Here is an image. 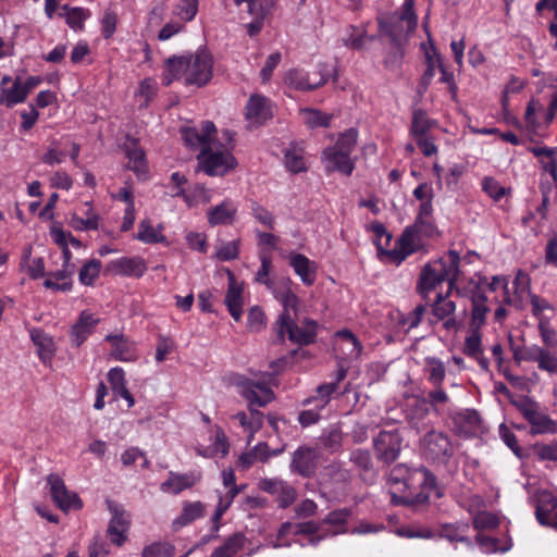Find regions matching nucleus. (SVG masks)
<instances>
[{
  "instance_id": "9d476101",
  "label": "nucleus",
  "mask_w": 557,
  "mask_h": 557,
  "mask_svg": "<svg viewBox=\"0 0 557 557\" xmlns=\"http://www.w3.org/2000/svg\"><path fill=\"white\" fill-rule=\"evenodd\" d=\"M332 69L327 64L321 63L315 70L305 72L293 69L285 74V84L298 90H312L324 85L331 75Z\"/></svg>"
},
{
  "instance_id": "5701e85b",
  "label": "nucleus",
  "mask_w": 557,
  "mask_h": 557,
  "mask_svg": "<svg viewBox=\"0 0 557 557\" xmlns=\"http://www.w3.org/2000/svg\"><path fill=\"white\" fill-rule=\"evenodd\" d=\"M108 269L115 275L138 278L146 273L148 265L144 258L134 256L114 259L108 264Z\"/></svg>"
},
{
  "instance_id": "7ed1b4c3",
  "label": "nucleus",
  "mask_w": 557,
  "mask_h": 557,
  "mask_svg": "<svg viewBox=\"0 0 557 557\" xmlns=\"http://www.w3.org/2000/svg\"><path fill=\"white\" fill-rule=\"evenodd\" d=\"M350 512L347 509H338L329 513L324 522L320 525L315 524L312 521L302 522V523H292L285 522L282 524L276 541L272 544L274 548L282 546H289V542H285L284 539L288 535L301 536L307 535L308 541L304 542L298 539L295 540V543H298L300 546H305L307 544L317 545L322 539L326 536V534L317 535L320 531L324 530V525H330V535H336L338 533H344L346 530L343 525L347 522Z\"/></svg>"
},
{
  "instance_id": "680f3d73",
  "label": "nucleus",
  "mask_w": 557,
  "mask_h": 557,
  "mask_svg": "<svg viewBox=\"0 0 557 557\" xmlns=\"http://www.w3.org/2000/svg\"><path fill=\"white\" fill-rule=\"evenodd\" d=\"M174 553V547L169 543H153L143 549V557H171Z\"/></svg>"
},
{
  "instance_id": "a211bd4d",
  "label": "nucleus",
  "mask_w": 557,
  "mask_h": 557,
  "mask_svg": "<svg viewBox=\"0 0 557 557\" xmlns=\"http://www.w3.org/2000/svg\"><path fill=\"white\" fill-rule=\"evenodd\" d=\"M209 445L198 443L197 455L203 458H224L230 453V442L221 426L214 425L209 431Z\"/></svg>"
},
{
  "instance_id": "a19ab883",
  "label": "nucleus",
  "mask_w": 557,
  "mask_h": 557,
  "mask_svg": "<svg viewBox=\"0 0 557 557\" xmlns=\"http://www.w3.org/2000/svg\"><path fill=\"white\" fill-rule=\"evenodd\" d=\"M546 109H544L543 104L539 99L532 98L527 106L524 120L529 127L531 128H537L542 126H548L552 123H546L544 121V112Z\"/></svg>"
},
{
  "instance_id": "58836bf2",
  "label": "nucleus",
  "mask_w": 557,
  "mask_h": 557,
  "mask_svg": "<svg viewBox=\"0 0 557 557\" xmlns=\"http://www.w3.org/2000/svg\"><path fill=\"white\" fill-rule=\"evenodd\" d=\"M486 301V296L480 290L479 287H475L471 292L472 312L469 324L481 327L485 323L486 313L490 310Z\"/></svg>"
},
{
  "instance_id": "dca6fc26",
  "label": "nucleus",
  "mask_w": 557,
  "mask_h": 557,
  "mask_svg": "<svg viewBox=\"0 0 557 557\" xmlns=\"http://www.w3.org/2000/svg\"><path fill=\"white\" fill-rule=\"evenodd\" d=\"M47 482L50 487L51 497L61 510H77L83 507V502L78 495L69 491L58 474H50L47 478Z\"/></svg>"
},
{
  "instance_id": "6ab92c4d",
  "label": "nucleus",
  "mask_w": 557,
  "mask_h": 557,
  "mask_svg": "<svg viewBox=\"0 0 557 557\" xmlns=\"http://www.w3.org/2000/svg\"><path fill=\"white\" fill-rule=\"evenodd\" d=\"M455 311L456 304L448 298V294L446 296L438 294L432 306L433 322L441 321L444 330L456 333L460 323L455 318Z\"/></svg>"
},
{
  "instance_id": "423d86ee",
  "label": "nucleus",
  "mask_w": 557,
  "mask_h": 557,
  "mask_svg": "<svg viewBox=\"0 0 557 557\" xmlns=\"http://www.w3.org/2000/svg\"><path fill=\"white\" fill-rule=\"evenodd\" d=\"M459 253L449 250L442 258L430 261L422 269L419 280V290L426 297L430 292L444 281L448 282L450 293L455 288L456 280L459 274Z\"/></svg>"
},
{
  "instance_id": "5fc2aeb1",
  "label": "nucleus",
  "mask_w": 557,
  "mask_h": 557,
  "mask_svg": "<svg viewBox=\"0 0 557 557\" xmlns=\"http://www.w3.org/2000/svg\"><path fill=\"white\" fill-rule=\"evenodd\" d=\"M64 159L65 151L62 149L61 143L58 139H51L41 161L49 166H54L62 163Z\"/></svg>"
},
{
  "instance_id": "ea45409f",
  "label": "nucleus",
  "mask_w": 557,
  "mask_h": 557,
  "mask_svg": "<svg viewBox=\"0 0 557 557\" xmlns=\"http://www.w3.org/2000/svg\"><path fill=\"white\" fill-rule=\"evenodd\" d=\"M461 351L469 358L480 357L483 352L481 327L469 324Z\"/></svg>"
},
{
  "instance_id": "f8f14e48",
  "label": "nucleus",
  "mask_w": 557,
  "mask_h": 557,
  "mask_svg": "<svg viewBox=\"0 0 557 557\" xmlns=\"http://www.w3.org/2000/svg\"><path fill=\"white\" fill-rule=\"evenodd\" d=\"M107 506L111 515L107 530L108 536L112 544L122 546L127 540L131 527V515L122 505L113 500H107Z\"/></svg>"
},
{
  "instance_id": "1a4fd4ad",
  "label": "nucleus",
  "mask_w": 557,
  "mask_h": 557,
  "mask_svg": "<svg viewBox=\"0 0 557 557\" xmlns=\"http://www.w3.org/2000/svg\"><path fill=\"white\" fill-rule=\"evenodd\" d=\"M515 406L531 425L532 434L555 433L557 431L555 421L542 411L536 401L523 397L515 401Z\"/></svg>"
},
{
  "instance_id": "c9c22d12",
  "label": "nucleus",
  "mask_w": 557,
  "mask_h": 557,
  "mask_svg": "<svg viewBox=\"0 0 557 557\" xmlns=\"http://www.w3.org/2000/svg\"><path fill=\"white\" fill-rule=\"evenodd\" d=\"M205 505L199 500L184 502L180 516H177L172 522L173 530L177 531L201 518L205 513Z\"/></svg>"
},
{
  "instance_id": "c03bdc74",
  "label": "nucleus",
  "mask_w": 557,
  "mask_h": 557,
  "mask_svg": "<svg viewBox=\"0 0 557 557\" xmlns=\"http://www.w3.org/2000/svg\"><path fill=\"white\" fill-rule=\"evenodd\" d=\"M21 268L34 280L45 275L44 259L41 257H32L30 249H26L23 252Z\"/></svg>"
},
{
  "instance_id": "0e129e2a",
  "label": "nucleus",
  "mask_w": 557,
  "mask_h": 557,
  "mask_svg": "<svg viewBox=\"0 0 557 557\" xmlns=\"http://www.w3.org/2000/svg\"><path fill=\"white\" fill-rule=\"evenodd\" d=\"M186 243L188 247L191 250L199 251V252H207L208 250V243H207V236L203 233L200 232H193L189 231L185 235Z\"/></svg>"
},
{
  "instance_id": "20e7f679",
  "label": "nucleus",
  "mask_w": 557,
  "mask_h": 557,
  "mask_svg": "<svg viewBox=\"0 0 557 557\" xmlns=\"http://www.w3.org/2000/svg\"><path fill=\"white\" fill-rule=\"evenodd\" d=\"M335 351L339 359L335 380L322 384L317 388V395L311 400L317 409H323L330 403L331 396L336 392L337 385L346 377L347 369L342 361H352L359 358L362 346L357 337L348 330L338 331L335 334Z\"/></svg>"
},
{
  "instance_id": "0eeeda50",
  "label": "nucleus",
  "mask_w": 557,
  "mask_h": 557,
  "mask_svg": "<svg viewBox=\"0 0 557 557\" xmlns=\"http://www.w3.org/2000/svg\"><path fill=\"white\" fill-rule=\"evenodd\" d=\"M358 140V131L349 128L339 134L333 146L326 147L321 153L324 170L329 173L339 172L350 175L355 169V160L351 158Z\"/></svg>"
},
{
  "instance_id": "09e8293b",
  "label": "nucleus",
  "mask_w": 557,
  "mask_h": 557,
  "mask_svg": "<svg viewBox=\"0 0 557 557\" xmlns=\"http://www.w3.org/2000/svg\"><path fill=\"white\" fill-rule=\"evenodd\" d=\"M63 11L67 25L74 30L83 29L85 21L90 17L89 10L81 7L64 5Z\"/></svg>"
},
{
  "instance_id": "72a5a7b5",
  "label": "nucleus",
  "mask_w": 557,
  "mask_h": 557,
  "mask_svg": "<svg viewBox=\"0 0 557 557\" xmlns=\"http://www.w3.org/2000/svg\"><path fill=\"white\" fill-rule=\"evenodd\" d=\"M248 409V412L239 411L233 414L232 419L238 422L243 432L247 434L248 443H251L256 433L262 428L264 416L256 408Z\"/></svg>"
},
{
  "instance_id": "603ef678",
  "label": "nucleus",
  "mask_w": 557,
  "mask_h": 557,
  "mask_svg": "<svg viewBox=\"0 0 557 557\" xmlns=\"http://www.w3.org/2000/svg\"><path fill=\"white\" fill-rule=\"evenodd\" d=\"M101 262L99 260L92 259L87 261L81 269L78 274V280L81 284L86 286H91L99 277L101 271Z\"/></svg>"
},
{
  "instance_id": "9b49d317",
  "label": "nucleus",
  "mask_w": 557,
  "mask_h": 557,
  "mask_svg": "<svg viewBox=\"0 0 557 557\" xmlns=\"http://www.w3.org/2000/svg\"><path fill=\"white\" fill-rule=\"evenodd\" d=\"M421 234L425 235V228L420 225L413 224L412 226L406 227L401 236L397 239L395 247L386 250L385 255L392 262L399 264L408 256L419 249L421 246Z\"/></svg>"
},
{
  "instance_id": "69168bd1",
  "label": "nucleus",
  "mask_w": 557,
  "mask_h": 557,
  "mask_svg": "<svg viewBox=\"0 0 557 557\" xmlns=\"http://www.w3.org/2000/svg\"><path fill=\"white\" fill-rule=\"evenodd\" d=\"M246 537L242 533L230 536L222 545L226 557H237L238 552L244 547Z\"/></svg>"
},
{
  "instance_id": "bb28decb",
  "label": "nucleus",
  "mask_w": 557,
  "mask_h": 557,
  "mask_svg": "<svg viewBox=\"0 0 557 557\" xmlns=\"http://www.w3.org/2000/svg\"><path fill=\"white\" fill-rule=\"evenodd\" d=\"M164 230L163 223H153L150 218H145L139 221L137 233L133 238L146 245L164 244L168 246L169 242Z\"/></svg>"
},
{
  "instance_id": "412c9836",
  "label": "nucleus",
  "mask_w": 557,
  "mask_h": 557,
  "mask_svg": "<svg viewBox=\"0 0 557 557\" xmlns=\"http://www.w3.org/2000/svg\"><path fill=\"white\" fill-rule=\"evenodd\" d=\"M288 264L305 286H312L317 281L318 263L299 252L287 255Z\"/></svg>"
},
{
  "instance_id": "4d7b16f0",
  "label": "nucleus",
  "mask_w": 557,
  "mask_h": 557,
  "mask_svg": "<svg viewBox=\"0 0 557 557\" xmlns=\"http://www.w3.org/2000/svg\"><path fill=\"white\" fill-rule=\"evenodd\" d=\"M251 214L255 220L261 225L268 228H274L275 216L265 207L261 206L257 201H252L250 205Z\"/></svg>"
},
{
  "instance_id": "6e6552de",
  "label": "nucleus",
  "mask_w": 557,
  "mask_h": 557,
  "mask_svg": "<svg viewBox=\"0 0 557 557\" xmlns=\"http://www.w3.org/2000/svg\"><path fill=\"white\" fill-rule=\"evenodd\" d=\"M274 382L272 373H262L259 379L238 376L234 381L237 393L246 399L248 408L265 407L275 398L270 385Z\"/></svg>"
},
{
  "instance_id": "39448f33",
  "label": "nucleus",
  "mask_w": 557,
  "mask_h": 557,
  "mask_svg": "<svg viewBox=\"0 0 557 557\" xmlns=\"http://www.w3.org/2000/svg\"><path fill=\"white\" fill-rule=\"evenodd\" d=\"M233 134L223 131L219 139H213L198 156L199 168L207 175L222 176L236 168L237 161L232 153Z\"/></svg>"
},
{
  "instance_id": "e2e57ef3",
  "label": "nucleus",
  "mask_w": 557,
  "mask_h": 557,
  "mask_svg": "<svg viewBox=\"0 0 557 557\" xmlns=\"http://www.w3.org/2000/svg\"><path fill=\"white\" fill-rule=\"evenodd\" d=\"M473 525L480 532L492 530L498 525V518L492 512L482 511L474 516Z\"/></svg>"
},
{
  "instance_id": "a18cd8bd",
  "label": "nucleus",
  "mask_w": 557,
  "mask_h": 557,
  "mask_svg": "<svg viewBox=\"0 0 557 557\" xmlns=\"http://www.w3.org/2000/svg\"><path fill=\"white\" fill-rule=\"evenodd\" d=\"M424 371L430 383L434 386L442 385L446 375V368L441 359L436 357L425 358Z\"/></svg>"
},
{
  "instance_id": "79ce46f5",
  "label": "nucleus",
  "mask_w": 557,
  "mask_h": 557,
  "mask_svg": "<svg viewBox=\"0 0 557 557\" xmlns=\"http://www.w3.org/2000/svg\"><path fill=\"white\" fill-rule=\"evenodd\" d=\"M284 163L288 171L300 173L307 171V162L304 157L302 148L297 145H290L284 152Z\"/></svg>"
},
{
  "instance_id": "37998d69",
  "label": "nucleus",
  "mask_w": 557,
  "mask_h": 557,
  "mask_svg": "<svg viewBox=\"0 0 557 557\" xmlns=\"http://www.w3.org/2000/svg\"><path fill=\"white\" fill-rule=\"evenodd\" d=\"M212 200V190L205 185L196 184L187 189L185 203L188 208H195L199 205H207Z\"/></svg>"
},
{
  "instance_id": "ddd939ff",
  "label": "nucleus",
  "mask_w": 557,
  "mask_h": 557,
  "mask_svg": "<svg viewBox=\"0 0 557 557\" xmlns=\"http://www.w3.org/2000/svg\"><path fill=\"white\" fill-rule=\"evenodd\" d=\"M421 449L425 458L445 463L453 455V445L442 432L431 431L421 441Z\"/></svg>"
},
{
  "instance_id": "aec40b11",
  "label": "nucleus",
  "mask_w": 557,
  "mask_h": 557,
  "mask_svg": "<svg viewBox=\"0 0 557 557\" xmlns=\"http://www.w3.org/2000/svg\"><path fill=\"white\" fill-rule=\"evenodd\" d=\"M71 252L64 249V259L62 269L49 272L44 281V286L54 292H70L73 286L72 275L74 273V265L70 263Z\"/></svg>"
},
{
  "instance_id": "cd10ccee",
  "label": "nucleus",
  "mask_w": 557,
  "mask_h": 557,
  "mask_svg": "<svg viewBox=\"0 0 557 557\" xmlns=\"http://www.w3.org/2000/svg\"><path fill=\"white\" fill-rule=\"evenodd\" d=\"M70 225L78 232L97 231L100 225V215L87 201L71 214Z\"/></svg>"
},
{
  "instance_id": "8fccbe9b",
  "label": "nucleus",
  "mask_w": 557,
  "mask_h": 557,
  "mask_svg": "<svg viewBox=\"0 0 557 557\" xmlns=\"http://www.w3.org/2000/svg\"><path fill=\"white\" fill-rule=\"evenodd\" d=\"M128 168L137 174L139 178H145L147 175L146 157L143 149L134 146L127 150Z\"/></svg>"
},
{
  "instance_id": "6e6d98bb",
  "label": "nucleus",
  "mask_w": 557,
  "mask_h": 557,
  "mask_svg": "<svg viewBox=\"0 0 557 557\" xmlns=\"http://www.w3.org/2000/svg\"><path fill=\"white\" fill-rule=\"evenodd\" d=\"M256 237L259 248V256H271V252L278 248L280 238L272 233L256 231Z\"/></svg>"
},
{
  "instance_id": "338daca9",
  "label": "nucleus",
  "mask_w": 557,
  "mask_h": 557,
  "mask_svg": "<svg viewBox=\"0 0 557 557\" xmlns=\"http://www.w3.org/2000/svg\"><path fill=\"white\" fill-rule=\"evenodd\" d=\"M246 537L242 533L230 536L222 545L226 557H237L238 552L244 547Z\"/></svg>"
},
{
  "instance_id": "864d4df0",
  "label": "nucleus",
  "mask_w": 557,
  "mask_h": 557,
  "mask_svg": "<svg viewBox=\"0 0 557 557\" xmlns=\"http://www.w3.org/2000/svg\"><path fill=\"white\" fill-rule=\"evenodd\" d=\"M433 212L432 200L421 201L414 224L425 228V236H431L434 232V225L430 218Z\"/></svg>"
},
{
  "instance_id": "774afa93",
  "label": "nucleus",
  "mask_w": 557,
  "mask_h": 557,
  "mask_svg": "<svg viewBox=\"0 0 557 557\" xmlns=\"http://www.w3.org/2000/svg\"><path fill=\"white\" fill-rule=\"evenodd\" d=\"M342 432L335 426L326 430L321 437L323 446L330 450L338 449L342 445Z\"/></svg>"
},
{
  "instance_id": "e433bc0d",
  "label": "nucleus",
  "mask_w": 557,
  "mask_h": 557,
  "mask_svg": "<svg viewBox=\"0 0 557 557\" xmlns=\"http://www.w3.org/2000/svg\"><path fill=\"white\" fill-rule=\"evenodd\" d=\"M454 424L460 434L469 436L479 431L481 419L478 411L465 409L454 417Z\"/></svg>"
},
{
  "instance_id": "c85d7f7f",
  "label": "nucleus",
  "mask_w": 557,
  "mask_h": 557,
  "mask_svg": "<svg viewBox=\"0 0 557 557\" xmlns=\"http://www.w3.org/2000/svg\"><path fill=\"white\" fill-rule=\"evenodd\" d=\"M99 322L100 319L90 311H82L70 332L72 344L79 347L94 333Z\"/></svg>"
},
{
  "instance_id": "3c124183",
  "label": "nucleus",
  "mask_w": 557,
  "mask_h": 557,
  "mask_svg": "<svg viewBox=\"0 0 557 557\" xmlns=\"http://www.w3.org/2000/svg\"><path fill=\"white\" fill-rule=\"evenodd\" d=\"M423 27L426 32V35H428V38H429V45H430V48H428L425 45H423V48H424V53H425V59H426V64H428V67L425 70V73H424V79L426 81H431L434 76V71H435V66L441 63V58H440V54L437 53L432 40H431V35H430V32L428 29V25H426V22H424L423 24Z\"/></svg>"
},
{
  "instance_id": "2eb2a0df",
  "label": "nucleus",
  "mask_w": 557,
  "mask_h": 557,
  "mask_svg": "<svg viewBox=\"0 0 557 557\" xmlns=\"http://www.w3.org/2000/svg\"><path fill=\"white\" fill-rule=\"evenodd\" d=\"M403 438L398 430L382 431L374 438V451L379 460L391 463L397 459L401 450Z\"/></svg>"
},
{
  "instance_id": "7c9ffc66",
  "label": "nucleus",
  "mask_w": 557,
  "mask_h": 557,
  "mask_svg": "<svg viewBox=\"0 0 557 557\" xmlns=\"http://www.w3.org/2000/svg\"><path fill=\"white\" fill-rule=\"evenodd\" d=\"M243 283L238 282L232 272H228V287L224 302L228 309L230 314L235 321H239L243 314Z\"/></svg>"
},
{
  "instance_id": "c756f323",
  "label": "nucleus",
  "mask_w": 557,
  "mask_h": 557,
  "mask_svg": "<svg viewBox=\"0 0 557 557\" xmlns=\"http://www.w3.org/2000/svg\"><path fill=\"white\" fill-rule=\"evenodd\" d=\"M557 500L548 491H540L536 494L535 515L537 521L543 525L555 527L557 516Z\"/></svg>"
},
{
  "instance_id": "de8ad7c7",
  "label": "nucleus",
  "mask_w": 557,
  "mask_h": 557,
  "mask_svg": "<svg viewBox=\"0 0 557 557\" xmlns=\"http://www.w3.org/2000/svg\"><path fill=\"white\" fill-rule=\"evenodd\" d=\"M433 125L434 121L430 120L425 112L416 110L412 114L410 135L413 139L428 136Z\"/></svg>"
},
{
  "instance_id": "13d9d810",
  "label": "nucleus",
  "mask_w": 557,
  "mask_h": 557,
  "mask_svg": "<svg viewBox=\"0 0 557 557\" xmlns=\"http://www.w3.org/2000/svg\"><path fill=\"white\" fill-rule=\"evenodd\" d=\"M198 12V0H180L175 8V15L184 21L190 22Z\"/></svg>"
},
{
  "instance_id": "bf43d9fd",
  "label": "nucleus",
  "mask_w": 557,
  "mask_h": 557,
  "mask_svg": "<svg viewBox=\"0 0 557 557\" xmlns=\"http://www.w3.org/2000/svg\"><path fill=\"white\" fill-rule=\"evenodd\" d=\"M482 188L483 190L495 201H499L502 198H504L509 189L502 186L499 182H497L495 178L486 176L482 181Z\"/></svg>"
},
{
  "instance_id": "f704fd0d",
  "label": "nucleus",
  "mask_w": 557,
  "mask_h": 557,
  "mask_svg": "<svg viewBox=\"0 0 557 557\" xmlns=\"http://www.w3.org/2000/svg\"><path fill=\"white\" fill-rule=\"evenodd\" d=\"M29 336L33 344L36 346L39 359L44 363L50 362L57 350L53 338L42 330L36 327L29 330Z\"/></svg>"
},
{
  "instance_id": "f03ea898",
  "label": "nucleus",
  "mask_w": 557,
  "mask_h": 557,
  "mask_svg": "<svg viewBox=\"0 0 557 557\" xmlns=\"http://www.w3.org/2000/svg\"><path fill=\"white\" fill-rule=\"evenodd\" d=\"M213 60L206 49H198L187 57H174L166 61L163 81L166 85L184 78L187 85L203 86L212 77Z\"/></svg>"
},
{
  "instance_id": "473e14b6",
  "label": "nucleus",
  "mask_w": 557,
  "mask_h": 557,
  "mask_svg": "<svg viewBox=\"0 0 557 557\" xmlns=\"http://www.w3.org/2000/svg\"><path fill=\"white\" fill-rule=\"evenodd\" d=\"M216 135V128L210 121H206L201 125V133L194 127H185L182 129V138L187 146L196 148H206L209 143L214 139Z\"/></svg>"
},
{
  "instance_id": "a878e982",
  "label": "nucleus",
  "mask_w": 557,
  "mask_h": 557,
  "mask_svg": "<svg viewBox=\"0 0 557 557\" xmlns=\"http://www.w3.org/2000/svg\"><path fill=\"white\" fill-rule=\"evenodd\" d=\"M238 205L231 198L212 206L207 211V220L211 226L232 225L237 218Z\"/></svg>"
},
{
  "instance_id": "4c0bfd02",
  "label": "nucleus",
  "mask_w": 557,
  "mask_h": 557,
  "mask_svg": "<svg viewBox=\"0 0 557 557\" xmlns=\"http://www.w3.org/2000/svg\"><path fill=\"white\" fill-rule=\"evenodd\" d=\"M315 451L309 447L298 448L293 456L292 468L301 475H310L314 468Z\"/></svg>"
},
{
  "instance_id": "f257e3e1",
  "label": "nucleus",
  "mask_w": 557,
  "mask_h": 557,
  "mask_svg": "<svg viewBox=\"0 0 557 557\" xmlns=\"http://www.w3.org/2000/svg\"><path fill=\"white\" fill-rule=\"evenodd\" d=\"M391 502L395 505L423 503L436 487V478L424 467H394L388 476Z\"/></svg>"
},
{
  "instance_id": "4be33fe9",
  "label": "nucleus",
  "mask_w": 557,
  "mask_h": 557,
  "mask_svg": "<svg viewBox=\"0 0 557 557\" xmlns=\"http://www.w3.org/2000/svg\"><path fill=\"white\" fill-rule=\"evenodd\" d=\"M202 475L200 471H189L178 473L170 471L168 479L161 483L160 490L163 493L177 495L185 490L191 488L200 482Z\"/></svg>"
},
{
  "instance_id": "4468645a",
  "label": "nucleus",
  "mask_w": 557,
  "mask_h": 557,
  "mask_svg": "<svg viewBox=\"0 0 557 557\" xmlns=\"http://www.w3.org/2000/svg\"><path fill=\"white\" fill-rule=\"evenodd\" d=\"M318 323L311 319H305L300 324H296L293 319L288 320L285 326H276L278 337L283 341L287 338L298 345H308L314 342L317 336Z\"/></svg>"
},
{
  "instance_id": "b1692460",
  "label": "nucleus",
  "mask_w": 557,
  "mask_h": 557,
  "mask_svg": "<svg viewBox=\"0 0 557 557\" xmlns=\"http://www.w3.org/2000/svg\"><path fill=\"white\" fill-rule=\"evenodd\" d=\"M104 342L110 345V356L116 361L131 362L138 358L135 344L121 333L107 335Z\"/></svg>"
},
{
  "instance_id": "052dcab7",
  "label": "nucleus",
  "mask_w": 557,
  "mask_h": 557,
  "mask_svg": "<svg viewBox=\"0 0 557 557\" xmlns=\"http://www.w3.org/2000/svg\"><path fill=\"white\" fill-rule=\"evenodd\" d=\"M533 451L542 461L557 462V441L547 444H535Z\"/></svg>"
},
{
  "instance_id": "393cba45",
  "label": "nucleus",
  "mask_w": 557,
  "mask_h": 557,
  "mask_svg": "<svg viewBox=\"0 0 557 557\" xmlns=\"http://www.w3.org/2000/svg\"><path fill=\"white\" fill-rule=\"evenodd\" d=\"M27 99L20 77L4 75L0 82V104L13 108Z\"/></svg>"
},
{
  "instance_id": "2f4dec72",
  "label": "nucleus",
  "mask_w": 557,
  "mask_h": 557,
  "mask_svg": "<svg viewBox=\"0 0 557 557\" xmlns=\"http://www.w3.org/2000/svg\"><path fill=\"white\" fill-rule=\"evenodd\" d=\"M273 295L275 299L282 305L283 311L280 314L275 326L283 325L285 326L288 322V320L293 319L290 315V311H294L295 313L298 310L299 306V298L298 296L290 289L288 284H286L282 288H274Z\"/></svg>"
},
{
  "instance_id": "49530a36",
  "label": "nucleus",
  "mask_w": 557,
  "mask_h": 557,
  "mask_svg": "<svg viewBox=\"0 0 557 557\" xmlns=\"http://www.w3.org/2000/svg\"><path fill=\"white\" fill-rule=\"evenodd\" d=\"M299 114L309 128L329 127L332 115L317 109H300Z\"/></svg>"
},
{
  "instance_id": "f3484780",
  "label": "nucleus",
  "mask_w": 557,
  "mask_h": 557,
  "mask_svg": "<svg viewBox=\"0 0 557 557\" xmlns=\"http://www.w3.org/2000/svg\"><path fill=\"white\" fill-rule=\"evenodd\" d=\"M273 116L271 101L261 95H251L246 104L245 117L249 127H258Z\"/></svg>"
}]
</instances>
